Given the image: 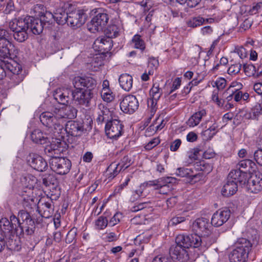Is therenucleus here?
I'll list each match as a JSON object with an SVG mask.
<instances>
[{
	"instance_id": "1",
	"label": "nucleus",
	"mask_w": 262,
	"mask_h": 262,
	"mask_svg": "<svg viewBox=\"0 0 262 262\" xmlns=\"http://www.w3.org/2000/svg\"><path fill=\"white\" fill-rule=\"evenodd\" d=\"M211 227L209 220L202 217L197 219L192 224V230L196 232L194 234L187 235V236H198V244L193 242L195 246L194 248H200L201 249L209 247L216 241V236L211 232L209 228Z\"/></svg>"
},
{
	"instance_id": "2",
	"label": "nucleus",
	"mask_w": 262,
	"mask_h": 262,
	"mask_svg": "<svg viewBox=\"0 0 262 262\" xmlns=\"http://www.w3.org/2000/svg\"><path fill=\"white\" fill-rule=\"evenodd\" d=\"M187 236L186 234H179L176 238V245H172L169 249L171 258L177 259L180 262H187L189 259V256L187 249L190 247L194 248L195 245L193 242L198 244V237L194 235Z\"/></svg>"
},
{
	"instance_id": "3",
	"label": "nucleus",
	"mask_w": 262,
	"mask_h": 262,
	"mask_svg": "<svg viewBox=\"0 0 262 262\" xmlns=\"http://www.w3.org/2000/svg\"><path fill=\"white\" fill-rule=\"evenodd\" d=\"M59 189L54 194L51 193L53 198H42L37 205V211L40 215L45 218L48 219L51 217L54 213V205L53 200H56L60 195Z\"/></svg>"
},
{
	"instance_id": "4",
	"label": "nucleus",
	"mask_w": 262,
	"mask_h": 262,
	"mask_svg": "<svg viewBox=\"0 0 262 262\" xmlns=\"http://www.w3.org/2000/svg\"><path fill=\"white\" fill-rule=\"evenodd\" d=\"M51 169L60 175L68 173L71 168V161L67 158L56 157L49 159Z\"/></svg>"
},
{
	"instance_id": "5",
	"label": "nucleus",
	"mask_w": 262,
	"mask_h": 262,
	"mask_svg": "<svg viewBox=\"0 0 262 262\" xmlns=\"http://www.w3.org/2000/svg\"><path fill=\"white\" fill-rule=\"evenodd\" d=\"M108 19L109 17L107 13L99 12L91 19L88 25V29L93 33L101 31L106 26Z\"/></svg>"
},
{
	"instance_id": "6",
	"label": "nucleus",
	"mask_w": 262,
	"mask_h": 262,
	"mask_svg": "<svg viewBox=\"0 0 262 262\" xmlns=\"http://www.w3.org/2000/svg\"><path fill=\"white\" fill-rule=\"evenodd\" d=\"M123 127L120 120L114 119L107 121L105 126L106 135L110 139H117L122 135Z\"/></svg>"
},
{
	"instance_id": "7",
	"label": "nucleus",
	"mask_w": 262,
	"mask_h": 262,
	"mask_svg": "<svg viewBox=\"0 0 262 262\" xmlns=\"http://www.w3.org/2000/svg\"><path fill=\"white\" fill-rule=\"evenodd\" d=\"M73 85L75 88L94 93L97 83L94 78L90 77H76L73 80Z\"/></svg>"
},
{
	"instance_id": "8",
	"label": "nucleus",
	"mask_w": 262,
	"mask_h": 262,
	"mask_svg": "<svg viewBox=\"0 0 262 262\" xmlns=\"http://www.w3.org/2000/svg\"><path fill=\"white\" fill-rule=\"evenodd\" d=\"M75 89L73 90L72 100L77 105L89 106L91 99L93 97V93L86 92L81 89Z\"/></svg>"
},
{
	"instance_id": "9",
	"label": "nucleus",
	"mask_w": 262,
	"mask_h": 262,
	"mask_svg": "<svg viewBox=\"0 0 262 262\" xmlns=\"http://www.w3.org/2000/svg\"><path fill=\"white\" fill-rule=\"evenodd\" d=\"M120 107L124 113L129 114L134 113L139 107L137 96L132 95L125 96L120 102Z\"/></svg>"
},
{
	"instance_id": "10",
	"label": "nucleus",
	"mask_w": 262,
	"mask_h": 262,
	"mask_svg": "<svg viewBox=\"0 0 262 262\" xmlns=\"http://www.w3.org/2000/svg\"><path fill=\"white\" fill-rule=\"evenodd\" d=\"M247 188L250 192L257 193L262 190V173L259 171L252 173L247 182Z\"/></svg>"
},
{
	"instance_id": "11",
	"label": "nucleus",
	"mask_w": 262,
	"mask_h": 262,
	"mask_svg": "<svg viewBox=\"0 0 262 262\" xmlns=\"http://www.w3.org/2000/svg\"><path fill=\"white\" fill-rule=\"evenodd\" d=\"M27 161L31 167L39 171H43L48 167L46 161L36 154H30L27 158Z\"/></svg>"
},
{
	"instance_id": "12",
	"label": "nucleus",
	"mask_w": 262,
	"mask_h": 262,
	"mask_svg": "<svg viewBox=\"0 0 262 262\" xmlns=\"http://www.w3.org/2000/svg\"><path fill=\"white\" fill-rule=\"evenodd\" d=\"M67 23L74 29L81 27L85 21L84 13L81 10L72 11L68 14Z\"/></svg>"
},
{
	"instance_id": "13",
	"label": "nucleus",
	"mask_w": 262,
	"mask_h": 262,
	"mask_svg": "<svg viewBox=\"0 0 262 262\" xmlns=\"http://www.w3.org/2000/svg\"><path fill=\"white\" fill-rule=\"evenodd\" d=\"M231 215L230 210L228 209L219 210L212 215L211 224L215 227H220L225 223L229 219Z\"/></svg>"
},
{
	"instance_id": "14",
	"label": "nucleus",
	"mask_w": 262,
	"mask_h": 262,
	"mask_svg": "<svg viewBox=\"0 0 262 262\" xmlns=\"http://www.w3.org/2000/svg\"><path fill=\"white\" fill-rule=\"evenodd\" d=\"M113 46L112 39L104 36L97 38L93 43V47L95 50L101 53H104L110 51Z\"/></svg>"
},
{
	"instance_id": "15",
	"label": "nucleus",
	"mask_w": 262,
	"mask_h": 262,
	"mask_svg": "<svg viewBox=\"0 0 262 262\" xmlns=\"http://www.w3.org/2000/svg\"><path fill=\"white\" fill-rule=\"evenodd\" d=\"M177 183L175 178L167 177L160 178L159 183L155 189L159 190L160 194H166L171 190L172 184Z\"/></svg>"
},
{
	"instance_id": "16",
	"label": "nucleus",
	"mask_w": 262,
	"mask_h": 262,
	"mask_svg": "<svg viewBox=\"0 0 262 262\" xmlns=\"http://www.w3.org/2000/svg\"><path fill=\"white\" fill-rule=\"evenodd\" d=\"M73 90L69 89H59L56 90L53 96L60 104L65 105L72 100Z\"/></svg>"
},
{
	"instance_id": "17",
	"label": "nucleus",
	"mask_w": 262,
	"mask_h": 262,
	"mask_svg": "<svg viewBox=\"0 0 262 262\" xmlns=\"http://www.w3.org/2000/svg\"><path fill=\"white\" fill-rule=\"evenodd\" d=\"M9 221L7 218H2L0 220L1 226L3 229L7 231L8 233H12L14 230L16 234L18 233L19 229L17 228V225L19 223V221L14 215H12L10 217Z\"/></svg>"
},
{
	"instance_id": "18",
	"label": "nucleus",
	"mask_w": 262,
	"mask_h": 262,
	"mask_svg": "<svg viewBox=\"0 0 262 262\" xmlns=\"http://www.w3.org/2000/svg\"><path fill=\"white\" fill-rule=\"evenodd\" d=\"M83 126L79 123L74 121H68L65 126L66 133L72 137H79L83 132Z\"/></svg>"
},
{
	"instance_id": "19",
	"label": "nucleus",
	"mask_w": 262,
	"mask_h": 262,
	"mask_svg": "<svg viewBox=\"0 0 262 262\" xmlns=\"http://www.w3.org/2000/svg\"><path fill=\"white\" fill-rule=\"evenodd\" d=\"M228 177L237 184L239 183L241 185H245L248 180L247 173L238 169L232 170Z\"/></svg>"
},
{
	"instance_id": "20",
	"label": "nucleus",
	"mask_w": 262,
	"mask_h": 262,
	"mask_svg": "<svg viewBox=\"0 0 262 262\" xmlns=\"http://www.w3.org/2000/svg\"><path fill=\"white\" fill-rule=\"evenodd\" d=\"M237 190V184L228 177L226 182L221 191L222 195L226 197H229L235 194Z\"/></svg>"
},
{
	"instance_id": "21",
	"label": "nucleus",
	"mask_w": 262,
	"mask_h": 262,
	"mask_svg": "<svg viewBox=\"0 0 262 262\" xmlns=\"http://www.w3.org/2000/svg\"><path fill=\"white\" fill-rule=\"evenodd\" d=\"M28 23H29V29H30L32 32L35 35H39L42 32L45 26L39 20L38 18H35L32 16H29Z\"/></svg>"
},
{
	"instance_id": "22",
	"label": "nucleus",
	"mask_w": 262,
	"mask_h": 262,
	"mask_svg": "<svg viewBox=\"0 0 262 262\" xmlns=\"http://www.w3.org/2000/svg\"><path fill=\"white\" fill-rule=\"evenodd\" d=\"M248 254L244 250L234 249L229 255V260L230 262H247Z\"/></svg>"
},
{
	"instance_id": "23",
	"label": "nucleus",
	"mask_w": 262,
	"mask_h": 262,
	"mask_svg": "<svg viewBox=\"0 0 262 262\" xmlns=\"http://www.w3.org/2000/svg\"><path fill=\"white\" fill-rule=\"evenodd\" d=\"M119 83L122 89L128 92L133 86V78L128 74H122L119 77Z\"/></svg>"
},
{
	"instance_id": "24",
	"label": "nucleus",
	"mask_w": 262,
	"mask_h": 262,
	"mask_svg": "<svg viewBox=\"0 0 262 262\" xmlns=\"http://www.w3.org/2000/svg\"><path fill=\"white\" fill-rule=\"evenodd\" d=\"M56 119L54 113L45 112L40 115V120L43 125L49 128H52L54 121Z\"/></svg>"
},
{
	"instance_id": "25",
	"label": "nucleus",
	"mask_w": 262,
	"mask_h": 262,
	"mask_svg": "<svg viewBox=\"0 0 262 262\" xmlns=\"http://www.w3.org/2000/svg\"><path fill=\"white\" fill-rule=\"evenodd\" d=\"M29 20V16L26 17L24 19H18L15 21L10 23V29H14V30H27L29 29V23H28Z\"/></svg>"
},
{
	"instance_id": "26",
	"label": "nucleus",
	"mask_w": 262,
	"mask_h": 262,
	"mask_svg": "<svg viewBox=\"0 0 262 262\" xmlns=\"http://www.w3.org/2000/svg\"><path fill=\"white\" fill-rule=\"evenodd\" d=\"M31 138L36 143L43 144L47 142L48 138L38 129L34 130L31 134Z\"/></svg>"
},
{
	"instance_id": "27",
	"label": "nucleus",
	"mask_w": 262,
	"mask_h": 262,
	"mask_svg": "<svg viewBox=\"0 0 262 262\" xmlns=\"http://www.w3.org/2000/svg\"><path fill=\"white\" fill-rule=\"evenodd\" d=\"M39 20L45 26V29L50 28V26L54 23V14L48 11H45L44 13L41 14Z\"/></svg>"
},
{
	"instance_id": "28",
	"label": "nucleus",
	"mask_w": 262,
	"mask_h": 262,
	"mask_svg": "<svg viewBox=\"0 0 262 262\" xmlns=\"http://www.w3.org/2000/svg\"><path fill=\"white\" fill-rule=\"evenodd\" d=\"M236 248L234 249L246 251L249 253L251 250L252 244L250 241L245 238H240L238 239L236 244Z\"/></svg>"
},
{
	"instance_id": "29",
	"label": "nucleus",
	"mask_w": 262,
	"mask_h": 262,
	"mask_svg": "<svg viewBox=\"0 0 262 262\" xmlns=\"http://www.w3.org/2000/svg\"><path fill=\"white\" fill-rule=\"evenodd\" d=\"M42 183L46 186H52L53 188L55 189L56 192V187L58 184V181L55 176L53 174H45L42 177Z\"/></svg>"
},
{
	"instance_id": "30",
	"label": "nucleus",
	"mask_w": 262,
	"mask_h": 262,
	"mask_svg": "<svg viewBox=\"0 0 262 262\" xmlns=\"http://www.w3.org/2000/svg\"><path fill=\"white\" fill-rule=\"evenodd\" d=\"M206 114L205 110H202L194 114L188 120V124L190 126H195L199 124L203 116Z\"/></svg>"
},
{
	"instance_id": "31",
	"label": "nucleus",
	"mask_w": 262,
	"mask_h": 262,
	"mask_svg": "<svg viewBox=\"0 0 262 262\" xmlns=\"http://www.w3.org/2000/svg\"><path fill=\"white\" fill-rule=\"evenodd\" d=\"M68 14L62 9L57 10L54 14V21L55 20L59 25H64L67 21Z\"/></svg>"
},
{
	"instance_id": "32",
	"label": "nucleus",
	"mask_w": 262,
	"mask_h": 262,
	"mask_svg": "<svg viewBox=\"0 0 262 262\" xmlns=\"http://www.w3.org/2000/svg\"><path fill=\"white\" fill-rule=\"evenodd\" d=\"M17 228L19 229L18 233L17 235H21L26 234L27 235H32L34 233L35 230V225L31 226H21L20 223H18Z\"/></svg>"
},
{
	"instance_id": "33",
	"label": "nucleus",
	"mask_w": 262,
	"mask_h": 262,
	"mask_svg": "<svg viewBox=\"0 0 262 262\" xmlns=\"http://www.w3.org/2000/svg\"><path fill=\"white\" fill-rule=\"evenodd\" d=\"M255 163L251 160L245 159L241 161L236 165L237 169H241L243 168L250 171V169L252 170L255 168Z\"/></svg>"
},
{
	"instance_id": "34",
	"label": "nucleus",
	"mask_w": 262,
	"mask_h": 262,
	"mask_svg": "<svg viewBox=\"0 0 262 262\" xmlns=\"http://www.w3.org/2000/svg\"><path fill=\"white\" fill-rule=\"evenodd\" d=\"M11 30L14 32L13 34L14 38L19 42L25 41L28 37L27 30Z\"/></svg>"
},
{
	"instance_id": "35",
	"label": "nucleus",
	"mask_w": 262,
	"mask_h": 262,
	"mask_svg": "<svg viewBox=\"0 0 262 262\" xmlns=\"http://www.w3.org/2000/svg\"><path fill=\"white\" fill-rule=\"evenodd\" d=\"M10 41H6L5 39H0V56L3 57L4 59L8 58L9 55V49L8 47V43Z\"/></svg>"
},
{
	"instance_id": "36",
	"label": "nucleus",
	"mask_w": 262,
	"mask_h": 262,
	"mask_svg": "<svg viewBox=\"0 0 262 262\" xmlns=\"http://www.w3.org/2000/svg\"><path fill=\"white\" fill-rule=\"evenodd\" d=\"M244 72L248 76L259 77L262 75V70L258 72L259 67H243Z\"/></svg>"
},
{
	"instance_id": "37",
	"label": "nucleus",
	"mask_w": 262,
	"mask_h": 262,
	"mask_svg": "<svg viewBox=\"0 0 262 262\" xmlns=\"http://www.w3.org/2000/svg\"><path fill=\"white\" fill-rule=\"evenodd\" d=\"M132 41L134 43V47L135 48L139 49L141 51L144 50L145 48V44L140 35H135L132 39Z\"/></svg>"
},
{
	"instance_id": "38",
	"label": "nucleus",
	"mask_w": 262,
	"mask_h": 262,
	"mask_svg": "<svg viewBox=\"0 0 262 262\" xmlns=\"http://www.w3.org/2000/svg\"><path fill=\"white\" fill-rule=\"evenodd\" d=\"M204 18L198 16L190 18L187 21V25L190 27L195 28L204 24Z\"/></svg>"
},
{
	"instance_id": "39",
	"label": "nucleus",
	"mask_w": 262,
	"mask_h": 262,
	"mask_svg": "<svg viewBox=\"0 0 262 262\" xmlns=\"http://www.w3.org/2000/svg\"><path fill=\"white\" fill-rule=\"evenodd\" d=\"M106 36L107 38L112 39L119 35V29L115 25L108 26L106 30Z\"/></svg>"
},
{
	"instance_id": "40",
	"label": "nucleus",
	"mask_w": 262,
	"mask_h": 262,
	"mask_svg": "<svg viewBox=\"0 0 262 262\" xmlns=\"http://www.w3.org/2000/svg\"><path fill=\"white\" fill-rule=\"evenodd\" d=\"M120 171L119 165L116 163H112L107 169L109 178H114Z\"/></svg>"
},
{
	"instance_id": "41",
	"label": "nucleus",
	"mask_w": 262,
	"mask_h": 262,
	"mask_svg": "<svg viewBox=\"0 0 262 262\" xmlns=\"http://www.w3.org/2000/svg\"><path fill=\"white\" fill-rule=\"evenodd\" d=\"M66 113V119H72L76 117L77 110L71 105L64 107Z\"/></svg>"
},
{
	"instance_id": "42",
	"label": "nucleus",
	"mask_w": 262,
	"mask_h": 262,
	"mask_svg": "<svg viewBox=\"0 0 262 262\" xmlns=\"http://www.w3.org/2000/svg\"><path fill=\"white\" fill-rule=\"evenodd\" d=\"M192 169L185 167L178 168L176 171V174L180 177L189 178L192 174Z\"/></svg>"
},
{
	"instance_id": "43",
	"label": "nucleus",
	"mask_w": 262,
	"mask_h": 262,
	"mask_svg": "<svg viewBox=\"0 0 262 262\" xmlns=\"http://www.w3.org/2000/svg\"><path fill=\"white\" fill-rule=\"evenodd\" d=\"M0 68L5 74L11 73L14 75H18L22 71V67H0Z\"/></svg>"
},
{
	"instance_id": "44",
	"label": "nucleus",
	"mask_w": 262,
	"mask_h": 262,
	"mask_svg": "<svg viewBox=\"0 0 262 262\" xmlns=\"http://www.w3.org/2000/svg\"><path fill=\"white\" fill-rule=\"evenodd\" d=\"M44 150L47 156L50 158L58 157V155L60 154V151L59 149L52 148V146H50V145H47Z\"/></svg>"
},
{
	"instance_id": "45",
	"label": "nucleus",
	"mask_w": 262,
	"mask_h": 262,
	"mask_svg": "<svg viewBox=\"0 0 262 262\" xmlns=\"http://www.w3.org/2000/svg\"><path fill=\"white\" fill-rule=\"evenodd\" d=\"M108 224V220L106 217L101 216L99 217L95 222V225L98 229H104Z\"/></svg>"
},
{
	"instance_id": "46",
	"label": "nucleus",
	"mask_w": 262,
	"mask_h": 262,
	"mask_svg": "<svg viewBox=\"0 0 262 262\" xmlns=\"http://www.w3.org/2000/svg\"><path fill=\"white\" fill-rule=\"evenodd\" d=\"M101 96L103 100L107 102H111L114 99L113 93L110 89L102 90Z\"/></svg>"
},
{
	"instance_id": "47",
	"label": "nucleus",
	"mask_w": 262,
	"mask_h": 262,
	"mask_svg": "<svg viewBox=\"0 0 262 262\" xmlns=\"http://www.w3.org/2000/svg\"><path fill=\"white\" fill-rule=\"evenodd\" d=\"M243 87V85L240 82H238L237 81H233L228 89L225 91L223 95H225L226 93H228V91H231L232 94H234L235 92H236L237 91L241 90Z\"/></svg>"
},
{
	"instance_id": "48",
	"label": "nucleus",
	"mask_w": 262,
	"mask_h": 262,
	"mask_svg": "<svg viewBox=\"0 0 262 262\" xmlns=\"http://www.w3.org/2000/svg\"><path fill=\"white\" fill-rule=\"evenodd\" d=\"M211 99L219 107H223L225 100L219 98L218 92L217 91L214 90L213 91Z\"/></svg>"
},
{
	"instance_id": "49",
	"label": "nucleus",
	"mask_w": 262,
	"mask_h": 262,
	"mask_svg": "<svg viewBox=\"0 0 262 262\" xmlns=\"http://www.w3.org/2000/svg\"><path fill=\"white\" fill-rule=\"evenodd\" d=\"M162 95V91H160L159 86H155L154 84L150 91V95L153 97L154 100L158 101Z\"/></svg>"
},
{
	"instance_id": "50",
	"label": "nucleus",
	"mask_w": 262,
	"mask_h": 262,
	"mask_svg": "<svg viewBox=\"0 0 262 262\" xmlns=\"http://www.w3.org/2000/svg\"><path fill=\"white\" fill-rule=\"evenodd\" d=\"M77 231V228H73L68 232L65 239L67 243L71 244L75 240Z\"/></svg>"
},
{
	"instance_id": "51",
	"label": "nucleus",
	"mask_w": 262,
	"mask_h": 262,
	"mask_svg": "<svg viewBox=\"0 0 262 262\" xmlns=\"http://www.w3.org/2000/svg\"><path fill=\"white\" fill-rule=\"evenodd\" d=\"M132 163L131 159L127 156H126L121 159V162L118 164L119 165L120 170H122L128 168Z\"/></svg>"
},
{
	"instance_id": "52",
	"label": "nucleus",
	"mask_w": 262,
	"mask_h": 262,
	"mask_svg": "<svg viewBox=\"0 0 262 262\" xmlns=\"http://www.w3.org/2000/svg\"><path fill=\"white\" fill-rule=\"evenodd\" d=\"M227 81L225 79L223 78H219L216 80V81L214 82V84H212V86L214 87L216 86L217 92L219 91H221L223 90L226 85Z\"/></svg>"
},
{
	"instance_id": "53",
	"label": "nucleus",
	"mask_w": 262,
	"mask_h": 262,
	"mask_svg": "<svg viewBox=\"0 0 262 262\" xmlns=\"http://www.w3.org/2000/svg\"><path fill=\"white\" fill-rule=\"evenodd\" d=\"M252 117L257 119L261 114L262 107L261 104L257 103L251 109Z\"/></svg>"
},
{
	"instance_id": "54",
	"label": "nucleus",
	"mask_w": 262,
	"mask_h": 262,
	"mask_svg": "<svg viewBox=\"0 0 262 262\" xmlns=\"http://www.w3.org/2000/svg\"><path fill=\"white\" fill-rule=\"evenodd\" d=\"M200 170L206 174L209 173L213 169V166L211 164L206 163L204 161L200 162Z\"/></svg>"
},
{
	"instance_id": "55",
	"label": "nucleus",
	"mask_w": 262,
	"mask_h": 262,
	"mask_svg": "<svg viewBox=\"0 0 262 262\" xmlns=\"http://www.w3.org/2000/svg\"><path fill=\"white\" fill-rule=\"evenodd\" d=\"M34 12L36 14V15L39 17L41 14L45 12V8L42 4H36L34 6L33 9Z\"/></svg>"
},
{
	"instance_id": "56",
	"label": "nucleus",
	"mask_w": 262,
	"mask_h": 262,
	"mask_svg": "<svg viewBox=\"0 0 262 262\" xmlns=\"http://www.w3.org/2000/svg\"><path fill=\"white\" fill-rule=\"evenodd\" d=\"M12 38V34L7 30L0 29V39H5L6 41H10Z\"/></svg>"
},
{
	"instance_id": "57",
	"label": "nucleus",
	"mask_w": 262,
	"mask_h": 262,
	"mask_svg": "<svg viewBox=\"0 0 262 262\" xmlns=\"http://www.w3.org/2000/svg\"><path fill=\"white\" fill-rule=\"evenodd\" d=\"M53 111L56 118L59 119H66V113L64 107L60 108H55Z\"/></svg>"
},
{
	"instance_id": "58",
	"label": "nucleus",
	"mask_w": 262,
	"mask_h": 262,
	"mask_svg": "<svg viewBox=\"0 0 262 262\" xmlns=\"http://www.w3.org/2000/svg\"><path fill=\"white\" fill-rule=\"evenodd\" d=\"M122 217V214L120 213H116L110 220L108 225L113 227L117 224L120 221Z\"/></svg>"
},
{
	"instance_id": "59",
	"label": "nucleus",
	"mask_w": 262,
	"mask_h": 262,
	"mask_svg": "<svg viewBox=\"0 0 262 262\" xmlns=\"http://www.w3.org/2000/svg\"><path fill=\"white\" fill-rule=\"evenodd\" d=\"M262 8V3L259 2L256 4H253V6L250 8L248 13L250 15L256 14L258 12L259 10Z\"/></svg>"
},
{
	"instance_id": "60",
	"label": "nucleus",
	"mask_w": 262,
	"mask_h": 262,
	"mask_svg": "<svg viewBox=\"0 0 262 262\" xmlns=\"http://www.w3.org/2000/svg\"><path fill=\"white\" fill-rule=\"evenodd\" d=\"M254 159L258 165L262 166V149H258L255 151Z\"/></svg>"
},
{
	"instance_id": "61",
	"label": "nucleus",
	"mask_w": 262,
	"mask_h": 262,
	"mask_svg": "<svg viewBox=\"0 0 262 262\" xmlns=\"http://www.w3.org/2000/svg\"><path fill=\"white\" fill-rule=\"evenodd\" d=\"M98 108L100 110V112L98 114H100L106 117L107 118V120H108V115L110 113V112L108 108L105 105V104L100 103L98 105Z\"/></svg>"
},
{
	"instance_id": "62",
	"label": "nucleus",
	"mask_w": 262,
	"mask_h": 262,
	"mask_svg": "<svg viewBox=\"0 0 262 262\" xmlns=\"http://www.w3.org/2000/svg\"><path fill=\"white\" fill-rule=\"evenodd\" d=\"M31 216L30 214L27 211L24 210H20L18 212V217L17 219L19 221V223H20V221L21 220L22 222H24L26 220L28 219Z\"/></svg>"
},
{
	"instance_id": "63",
	"label": "nucleus",
	"mask_w": 262,
	"mask_h": 262,
	"mask_svg": "<svg viewBox=\"0 0 262 262\" xmlns=\"http://www.w3.org/2000/svg\"><path fill=\"white\" fill-rule=\"evenodd\" d=\"M234 52L238 55L241 59L247 57L248 53L246 49L242 46L236 48Z\"/></svg>"
},
{
	"instance_id": "64",
	"label": "nucleus",
	"mask_w": 262,
	"mask_h": 262,
	"mask_svg": "<svg viewBox=\"0 0 262 262\" xmlns=\"http://www.w3.org/2000/svg\"><path fill=\"white\" fill-rule=\"evenodd\" d=\"M152 262H171V258L168 256L158 255L153 259Z\"/></svg>"
}]
</instances>
